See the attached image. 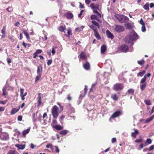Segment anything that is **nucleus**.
Instances as JSON below:
<instances>
[{"instance_id": "nucleus-55", "label": "nucleus", "mask_w": 154, "mask_h": 154, "mask_svg": "<svg viewBox=\"0 0 154 154\" xmlns=\"http://www.w3.org/2000/svg\"><path fill=\"white\" fill-rule=\"evenodd\" d=\"M142 141V140L141 139H137L135 140V142L136 143H140Z\"/></svg>"}, {"instance_id": "nucleus-8", "label": "nucleus", "mask_w": 154, "mask_h": 154, "mask_svg": "<svg viewBox=\"0 0 154 154\" xmlns=\"http://www.w3.org/2000/svg\"><path fill=\"white\" fill-rule=\"evenodd\" d=\"M42 95L41 94L39 93L38 95V106L41 105L42 103Z\"/></svg>"}, {"instance_id": "nucleus-51", "label": "nucleus", "mask_w": 154, "mask_h": 154, "mask_svg": "<svg viewBox=\"0 0 154 154\" xmlns=\"http://www.w3.org/2000/svg\"><path fill=\"white\" fill-rule=\"evenodd\" d=\"M154 148V145L151 146L149 148L148 150L149 151H151Z\"/></svg>"}, {"instance_id": "nucleus-39", "label": "nucleus", "mask_w": 154, "mask_h": 154, "mask_svg": "<svg viewBox=\"0 0 154 154\" xmlns=\"http://www.w3.org/2000/svg\"><path fill=\"white\" fill-rule=\"evenodd\" d=\"M46 147L48 148H50L51 149H53V146L51 144H48L46 146Z\"/></svg>"}, {"instance_id": "nucleus-47", "label": "nucleus", "mask_w": 154, "mask_h": 154, "mask_svg": "<svg viewBox=\"0 0 154 154\" xmlns=\"http://www.w3.org/2000/svg\"><path fill=\"white\" fill-rule=\"evenodd\" d=\"M94 13L97 14V18H100L101 17V14L99 13L97 11V12H94Z\"/></svg>"}, {"instance_id": "nucleus-49", "label": "nucleus", "mask_w": 154, "mask_h": 154, "mask_svg": "<svg viewBox=\"0 0 154 154\" xmlns=\"http://www.w3.org/2000/svg\"><path fill=\"white\" fill-rule=\"evenodd\" d=\"M54 147L55 148V151L57 152L58 153L59 152L60 150L58 148V147L57 146H54Z\"/></svg>"}, {"instance_id": "nucleus-27", "label": "nucleus", "mask_w": 154, "mask_h": 154, "mask_svg": "<svg viewBox=\"0 0 154 154\" xmlns=\"http://www.w3.org/2000/svg\"><path fill=\"white\" fill-rule=\"evenodd\" d=\"M89 27L91 28L94 31V32H95L97 31L96 26L94 25H90L89 26Z\"/></svg>"}, {"instance_id": "nucleus-35", "label": "nucleus", "mask_w": 154, "mask_h": 154, "mask_svg": "<svg viewBox=\"0 0 154 154\" xmlns=\"http://www.w3.org/2000/svg\"><path fill=\"white\" fill-rule=\"evenodd\" d=\"M111 97L114 100H117V95L116 94L112 95Z\"/></svg>"}, {"instance_id": "nucleus-33", "label": "nucleus", "mask_w": 154, "mask_h": 154, "mask_svg": "<svg viewBox=\"0 0 154 154\" xmlns=\"http://www.w3.org/2000/svg\"><path fill=\"white\" fill-rule=\"evenodd\" d=\"M68 132V131L66 130H64L60 131V134H62L63 135H66Z\"/></svg>"}, {"instance_id": "nucleus-23", "label": "nucleus", "mask_w": 154, "mask_h": 154, "mask_svg": "<svg viewBox=\"0 0 154 154\" xmlns=\"http://www.w3.org/2000/svg\"><path fill=\"white\" fill-rule=\"evenodd\" d=\"M94 35L96 38L98 39H100V35L97 32V31L94 32Z\"/></svg>"}, {"instance_id": "nucleus-46", "label": "nucleus", "mask_w": 154, "mask_h": 154, "mask_svg": "<svg viewBox=\"0 0 154 154\" xmlns=\"http://www.w3.org/2000/svg\"><path fill=\"white\" fill-rule=\"evenodd\" d=\"M146 142L148 144H150L152 143V140L150 139H147L146 140Z\"/></svg>"}, {"instance_id": "nucleus-42", "label": "nucleus", "mask_w": 154, "mask_h": 154, "mask_svg": "<svg viewBox=\"0 0 154 154\" xmlns=\"http://www.w3.org/2000/svg\"><path fill=\"white\" fill-rule=\"evenodd\" d=\"M146 29L145 25H142L141 27V30L143 32H144L146 31Z\"/></svg>"}, {"instance_id": "nucleus-44", "label": "nucleus", "mask_w": 154, "mask_h": 154, "mask_svg": "<svg viewBox=\"0 0 154 154\" xmlns=\"http://www.w3.org/2000/svg\"><path fill=\"white\" fill-rule=\"evenodd\" d=\"M145 103H146V104L147 105H150L151 104V103L150 102V101L149 100H145L144 101Z\"/></svg>"}, {"instance_id": "nucleus-18", "label": "nucleus", "mask_w": 154, "mask_h": 154, "mask_svg": "<svg viewBox=\"0 0 154 154\" xmlns=\"http://www.w3.org/2000/svg\"><path fill=\"white\" fill-rule=\"evenodd\" d=\"M138 133V131L136 129L135 130L134 132L131 133V135L132 137L134 138H136L137 135V134Z\"/></svg>"}, {"instance_id": "nucleus-41", "label": "nucleus", "mask_w": 154, "mask_h": 154, "mask_svg": "<svg viewBox=\"0 0 154 154\" xmlns=\"http://www.w3.org/2000/svg\"><path fill=\"white\" fill-rule=\"evenodd\" d=\"M84 27L83 26H82L81 27L79 28H77L75 29V30L77 31H80L82 30V29H83Z\"/></svg>"}, {"instance_id": "nucleus-1", "label": "nucleus", "mask_w": 154, "mask_h": 154, "mask_svg": "<svg viewBox=\"0 0 154 154\" xmlns=\"http://www.w3.org/2000/svg\"><path fill=\"white\" fill-rule=\"evenodd\" d=\"M139 38V36L137 33L133 30H132L128 37L126 38V41L127 42L133 45L132 42L134 40H137Z\"/></svg>"}, {"instance_id": "nucleus-31", "label": "nucleus", "mask_w": 154, "mask_h": 154, "mask_svg": "<svg viewBox=\"0 0 154 154\" xmlns=\"http://www.w3.org/2000/svg\"><path fill=\"white\" fill-rule=\"evenodd\" d=\"M146 79L147 78L146 77V75H145L144 76L143 78L142 79H141L140 81V83L142 84L146 83L145 82L146 80Z\"/></svg>"}, {"instance_id": "nucleus-14", "label": "nucleus", "mask_w": 154, "mask_h": 154, "mask_svg": "<svg viewBox=\"0 0 154 154\" xmlns=\"http://www.w3.org/2000/svg\"><path fill=\"white\" fill-rule=\"evenodd\" d=\"M15 146L19 149L22 150L25 148V145L16 144Z\"/></svg>"}, {"instance_id": "nucleus-58", "label": "nucleus", "mask_w": 154, "mask_h": 154, "mask_svg": "<svg viewBox=\"0 0 154 154\" xmlns=\"http://www.w3.org/2000/svg\"><path fill=\"white\" fill-rule=\"evenodd\" d=\"M47 36L45 35H44V36L42 37V39L43 40H44V41L46 40H47Z\"/></svg>"}, {"instance_id": "nucleus-38", "label": "nucleus", "mask_w": 154, "mask_h": 154, "mask_svg": "<svg viewBox=\"0 0 154 154\" xmlns=\"http://www.w3.org/2000/svg\"><path fill=\"white\" fill-rule=\"evenodd\" d=\"M144 60H139L138 61V64L140 65H142L144 64Z\"/></svg>"}, {"instance_id": "nucleus-17", "label": "nucleus", "mask_w": 154, "mask_h": 154, "mask_svg": "<svg viewBox=\"0 0 154 154\" xmlns=\"http://www.w3.org/2000/svg\"><path fill=\"white\" fill-rule=\"evenodd\" d=\"M154 118V115H152L149 118L146 119L145 121V123H147L149 122L152 121Z\"/></svg>"}, {"instance_id": "nucleus-19", "label": "nucleus", "mask_w": 154, "mask_h": 154, "mask_svg": "<svg viewBox=\"0 0 154 154\" xmlns=\"http://www.w3.org/2000/svg\"><path fill=\"white\" fill-rule=\"evenodd\" d=\"M79 56L80 58L82 59L86 60L87 58L86 56L83 52H82L80 54Z\"/></svg>"}, {"instance_id": "nucleus-53", "label": "nucleus", "mask_w": 154, "mask_h": 154, "mask_svg": "<svg viewBox=\"0 0 154 154\" xmlns=\"http://www.w3.org/2000/svg\"><path fill=\"white\" fill-rule=\"evenodd\" d=\"M13 9L11 7H9L7 8V10L9 12H11L12 11Z\"/></svg>"}, {"instance_id": "nucleus-28", "label": "nucleus", "mask_w": 154, "mask_h": 154, "mask_svg": "<svg viewBox=\"0 0 154 154\" xmlns=\"http://www.w3.org/2000/svg\"><path fill=\"white\" fill-rule=\"evenodd\" d=\"M23 32L24 34L26 36L27 39L28 40L29 39H30V37H29V34L27 33V32L25 30H23Z\"/></svg>"}, {"instance_id": "nucleus-7", "label": "nucleus", "mask_w": 154, "mask_h": 154, "mask_svg": "<svg viewBox=\"0 0 154 154\" xmlns=\"http://www.w3.org/2000/svg\"><path fill=\"white\" fill-rule=\"evenodd\" d=\"M128 48V46L126 45H123L121 46L119 49L120 50L122 51L123 52H126L127 51Z\"/></svg>"}, {"instance_id": "nucleus-12", "label": "nucleus", "mask_w": 154, "mask_h": 154, "mask_svg": "<svg viewBox=\"0 0 154 154\" xmlns=\"http://www.w3.org/2000/svg\"><path fill=\"white\" fill-rule=\"evenodd\" d=\"M65 16L68 19H70L73 17V14L70 13H67L65 14Z\"/></svg>"}, {"instance_id": "nucleus-5", "label": "nucleus", "mask_w": 154, "mask_h": 154, "mask_svg": "<svg viewBox=\"0 0 154 154\" xmlns=\"http://www.w3.org/2000/svg\"><path fill=\"white\" fill-rule=\"evenodd\" d=\"M90 7L94 13L97 12V10H100L99 5L98 4H94V3H92L91 4Z\"/></svg>"}, {"instance_id": "nucleus-52", "label": "nucleus", "mask_w": 154, "mask_h": 154, "mask_svg": "<svg viewBox=\"0 0 154 154\" xmlns=\"http://www.w3.org/2000/svg\"><path fill=\"white\" fill-rule=\"evenodd\" d=\"M67 33L69 35H71L72 34L71 30L70 29H68L67 30Z\"/></svg>"}, {"instance_id": "nucleus-62", "label": "nucleus", "mask_w": 154, "mask_h": 154, "mask_svg": "<svg viewBox=\"0 0 154 154\" xmlns=\"http://www.w3.org/2000/svg\"><path fill=\"white\" fill-rule=\"evenodd\" d=\"M83 12V10H82L81 11L80 14H78V17H80L81 16V15L82 14V12Z\"/></svg>"}, {"instance_id": "nucleus-21", "label": "nucleus", "mask_w": 154, "mask_h": 154, "mask_svg": "<svg viewBox=\"0 0 154 154\" xmlns=\"http://www.w3.org/2000/svg\"><path fill=\"white\" fill-rule=\"evenodd\" d=\"M42 72V67L41 66H39L38 67L37 70V74H41Z\"/></svg>"}, {"instance_id": "nucleus-26", "label": "nucleus", "mask_w": 154, "mask_h": 154, "mask_svg": "<svg viewBox=\"0 0 154 154\" xmlns=\"http://www.w3.org/2000/svg\"><path fill=\"white\" fill-rule=\"evenodd\" d=\"M7 88V86H5L3 88V95H5L7 94V92L6 90Z\"/></svg>"}, {"instance_id": "nucleus-2", "label": "nucleus", "mask_w": 154, "mask_h": 154, "mask_svg": "<svg viewBox=\"0 0 154 154\" xmlns=\"http://www.w3.org/2000/svg\"><path fill=\"white\" fill-rule=\"evenodd\" d=\"M58 108L56 105L54 106L51 110V112L53 116L55 119H57L58 116Z\"/></svg>"}, {"instance_id": "nucleus-25", "label": "nucleus", "mask_w": 154, "mask_h": 154, "mask_svg": "<svg viewBox=\"0 0 154 154\" xmlns=\"http://www.w3.org/2000/svg\"><path fill=\"white\" fill-rule=\"evenodd\" d=\"M38 111H37L36 113H34L32 114L33 120L34 122H36L37 119V114Z\"/></svg>"}, {"instance_id": "nucleus-6", "label": "nucleus", "mask_w": 154, "mask_h": 154, "mask_svg": "<svg viewBox=\"0 0 154 154\" xmlns=\"http://www.w3.org/2000/svg\"><path fill=\"white\" fill-rule=\"evenodd\" d=\"M0 138L2 140H7L9 139V135L7 133H2L0 135Z\"/></svg>"}, {"instance_id": "nucleus-11", "label": "nucleus", "mask_w": 154, "mask_h": 154, "mask_svg": "<svg viewBox=\"0 0 154 154\" xmlns=\"http://www.w3.org/2000/svg\"><path fill=\"white\" fill-rule=\"evenodd\" d=\"M20 107L17 108H13L11 111V113L12 115L14 114L17 112L19 110Z\"/></svg>"}, {"instance_id": "nucleus-40", "label": "nucleus", "mask_w": 154, "mask_h": 154, "mask_svg": "<svg viewBox=\"0 0 154 154\" xmlns=\"http://www.w3.org/2000/svg\"><path fill=\"white\" fill-rule=\"evenodd\" d=\"M37 75L36 77L35 81H38L40 78L41 77V74H37Z\"/></svg>"}, {"instance_id": "nucleus-56", "label": "nucleus", "mask_w": 154, "mask_h": 154, "mask_svg": "<svg viewBox=\"0 0 154 154\" xmlns=\"http://www.w3.org/2000/svg\"><path fill=\"white\" fill-rule=\"evenodd\" d=\"M22 116H19L18 117V120L19 121H21L22 120Z\"/></svg>"}, {"instance_id": "nucleus-61", "label": "nucleus", "mask_w": 154, "mask_h": 154, "mask_svg": "<svg viewBox=\"0 0 154 154\" xmlns=\"http://www.w3.org/2000/svg\"><path fill=\"white\" fill-rule=\"evenodd\" d=\"M6 102L7 101H0V103L3 104H5Z\"/></svg>"}, {"instance_id": "nucleus-63", "label": "nucleus", "mask_w": 154, "mask_h": 154, "mask_svg": "<svg viewBox=\"0 0 154 154\" xmlns=\"http://www.w3.org/2000/svg\"><path fill=\"white\" fill-rule=\"evenodd\" d=\"M55 53V51L54 48H52V50L51 53L53 54H54Z\"/></svg>"}, {"instance_id": "nucleus-34", "label": "nucleus", "mask_w": 154, "mask_h": 154, "mask_svg": "<svg viewBox=\"0 0 154 154\" xmlns=\"http://www.w3.org/2000/svg\"><path fill=\"white\" fill-rule=\"evenodd\" d=\"M145 73V70L143 71L142 72H140L138 73L137 74V76H142Z\"/></svg>"}, {"instance_id": "nucleus-60", "label": "nucleus", "mask_w": 154, "mask_h": 154, "mask_svg": "<svg viewBox=\"0 0 154 154\" xmlns=\"http://www.w3.org/2000/svg\"><path fill=\"white\" fill-rule=\"evenodd\" d=\"M116 138H113L112 139V143H114L116 141Z\"/></svg>"}, {"instance_id": "nucleus-43", "label": "nucleus", "mask_w": 154, "mask_h": 154, "mask_svg": "<svg viewBox=\"0 0 154 154\" xmlns=\"http://www.w3.org/2000/svg\"><path fill=\"white\" fill-rule=\"evenodd\" d=\"M15 151L11 150L8 152L7 154H15Z\"/></svg>"}, {"instance_id": "nucleus-57", "label": "nucleus", "mask_w": 154, "mask_h": 154, "mask_svg": "<svg viewBox=\"0 0 154 154\" xmlns=\"http://www.w3.org/2000/svg\"><path fill=\"white\" fill-rule=\"evenodd\" d=\"M52 62V61L51 60H48L47 62V64L48 65H50V64H51Z\"/></svg>"}, {"instance_id": "nucleus-50", "label": "nucleus", "mask_w": 154, "mask_h": 154, "mask_svg": "<svg viewBox=\"0 0 154 154\" xmlns=\"http://www.w3.org/2000/svg\"><path fill=\"white\" fill-rule=\"evenodd\" d=\"M5 27H4L3 29L2 30V33L3 35L5 34Z\"/></svg>"}, {"instance_id": "nucleus-54", "label": "nucleus", "mask_w": 154, "mask_h": 154, "mask_svg": "<svg viewBox=\"0 0 154 154\" xmlns=\"http://www.w3.org/2000/svg\"><path fill=\"white\" fill-rule=\"evenodd\" d=\"M20 95H23L24 93V90L23 89H22L21 88H20Z\"/></svg>"}, {"instance_id": "nucleus-24", "label": "nucleus", "mask_w": 154, "mask_h": 154, "mask_svg": "<svg viewBox=\"0 0 154 154\" xmlns=\"http://www.w3.org/2000/svg\"><path fill=\"white\" fill-rule=\"evenodd\" d=\"M59 30L60 31L65 32V30H66L65 26V25L60 26L59 28Z\"/></svg>"}, {"instance_id": "nucleus-59", "label": "nucleus", "mask_w": 154, "mask_h": 154, "mask_svg": "<svg viewBox=\"0 0 154 154\" xmlns=\"http://www.w3.org/2000/svg\"><path fill=\"white\" fill-rule=\"evenodd\" d=\"M91 2V0H85V2L87 4H89Z\"/></svg>"}, {"instance_id": "nucleus-45", "label": "nucleus", "mask_w": 154, "mask_h": 154, "mask_svg": "<svg viewBox=\"0 0 154 154\" xmlns=\"http://www.w3.org/2000/svg\"><path fill=\"white\" fill-rule=\"evenodd\" d=\"M42 52V50L40 49L37 50L35 53V54H39Z\"/></svg>"}, {"instance_id": "nucleus-29", "label": "nucleus", "mask_w": 154, "mask_h": 154, "mask_svg": "<svg viewBox=\"0 0 154 154\" xmlns=\"http://www.w3.org/2000/svg\"><path fill=\"white\" fill-rule=\"evenodd\" d=\"M146 85V83L142 84L140 86V89L142 91H143L145 88Z\"/></svg>"}, {"instance_id": "nucleus-15", "label": "nucleus", "mask_w": 154, "mask_h": 154, "mask_svg": "<svg viewBox=\"0 0 154 154\" xmlns=\"http://www.w3.org/2000/svg\"><path fill=\"white\" fill-rule=\"evenodd\" d=\"M53 128H55L56 130H60L63 129V127L59 125H57L53 126Z\"/></svg>"}, {"instance_id": "nucleus-13", "label": "nucleus", "mask_w": 154, "mask_h": 154, "mask_svg": "<svg viewBox=\"0 0 154 154\" xmlns=\"http://www.w3.org/2000/svg\"><path fill=\"white\" fill-rule=\"evenodd\" d=\"M106 50V45H103L101 48V53H103Z\"/></svg>"}, {"instance_id": "nucleus-30", "label": "nucleus", "mask_w": 154, "mask_h": 154, "mask_svg": "<svg viewBox=\"0 0 154 154\" xmlns=\"http://www.w3.org/2000/svg\"><path fill=\"white\" fill-rule=\"evenodd\" d=\"M91 22L94 24L93 25L98 27V28H99V24L95 20H92Z\"/></svg>"}, {"instance_id": "nucleus-4", "label": "nucleus", "mask_w": 154, "mask_h": 154, "mask_svg": "<svg viewBox=\"0 0 154 154\" xmlns=\"http://www.w3.org/2000/svg\"><path fill=\"white\" fill-rule=\"evenodd\" d=\"M123 87L122 84L120 83H116L114 85L113 89L115 90L119 91L122 89Z\"/></svg>"}, {"instance_id": "nucleus-22", "label": "nucleus", "mask_w": 154, "mask_h": 154, "mask_svg": "<svg viewBox=\"0 0 154 154\" xmlns=\"http://www.w3.org/2000/svg\"><path fill=\"white\" fill-rule=\"evenodd\" d=\"M125 26L126 29L130 30L132 28V26L131 24L129 23H126L125 25Z\"/></svg>"}, {"instance_id": "nucleus-16", "label": "nucleus", "mask_w": 154, "mask_h": 154, "mask_svg": "<svg viewBox=\"0 0 154 154\" xmlns=\"http://www.w3.org/2000/svg\"><path fill=\"white\" fill-rule=\"evenodd\" d=\"M83 67L86 70L89 69L90 67V65L89 63L88 62H87L83 65Z\"/></svg>"}, {"instance_id": "nucleus-9", "label": "nucleus", "mask_w": 154, "mask_h": 154, "mask_svg": "<svg viewBox=\"0 0 154 154\" xmlns=\"http://www.w3.org/2000/svg\"><path fill=\"white\" fill-rule=\"evenodd\" d=\"M121 112L120 111H116L111 116V118H115L118 116L120 115Z\"/></svg>"}, {"instance_id": "nucleus-37", "label": "nucleus", "mask_w": 154, "mask_h": 154, "mask_svg": "<svg viewBox=\"0 0 154 154\" xmlns=\"http://www.w3.org/2000/svg\"><path fill=\"white\" fill-rule=\"evenodd\" d=\"M91 18L92 20H97V16L95 15H92L91 17Z\"/></svg>"}, {"instance_id": "nucleus-32", "label": "nucleus", "mask_w": 154, "mask_h": 154, "mask_svg": "<svg viewBox=\"0 0 154 154\" xmlns=\"http://www.w3.org/2000/svg\"><path fill=\"white\" fill-rule=\"evenodd\" d=\"M143 8L146 10H148L149 9V4L148 3H147L143 6Z\"/></svg>"}, {"instance_id": "nucleus-10", "label": "nucleus", "mask_w": 154, "mask_h": 154, "mask_svg": "<svg viewBox=\"0 0 154 154\" xmlns=\"http://www.w3.org/2000/svg\"><path fill=\"white\" fill-rule=\"evenodd\" d=\"M106 34L107 37L111 39H112L114 38L113 35L108 30L106 31Z\"/></svg>"}, {"instance_id": "nucleus-3", "label": "nucleus", "mask_w": 154, "mask_h": 154, "mask_svg": "<svg viewBox=\"0 0 154 154\" xmlns=\"http://www.w3.org/2000/svg\"><path fill=\"white\" fill-rule=\"evenodd\" d=\"M113 29L117 32H120L123 31L125 30V28L123 26L116 25Z\"/></svg>"}, {"instance_id": "nucleus-64", "label": "nucleus", "mask_w": 154, "mask_h": 154, "mask_svg": "<svg viewBox=\"0 0 154 154\" xmlns=\"http://www.w3.org/2000/svg\"><path fill=\"white\" fill-rule=\"evenodd\" d=\"M67 98L68 100H70L71 99H72L71 97L69 94L67 95Z\"/></svg>"}, {"instance_id": "nucleus-48", "label": "nucleus", "mask_w": 154, "mask_h": 154, "mask_svg": "<svg viewBox=\"0 0 154 154\" xmlns=\"http://www.w3.org/2000/svg\"><path fill=\"white\" fill-rule=\"evenodd\" d=\"M139 23L142 25H145L143 21L142 18H141L140 20Z\"/></svg>"}, {"instance_id": "nucleus-36", "label": "nucleus", "mask_w": 154, "mask_h": 154, "mask_svg": "<svg viewBox=\"0 0 154 154\" xmlns=\"http://www.w3.org/2000/svg\"><path fill=\"white\" fill-rule=\"evenodd\" d=\"M134 92V89H130L128 90V93L129 94H133Z\"/></svg>"}, {"instance_id": "nucleus-20", "label": "nucleus", "mask_w": 154, "mask_h": 154, "mask_svg": "<svg viewBox=\"0 0 154 154\" xmlns=\"http://www.w3.org/2000/svg\"><path fill=\"white\" fill-rule=\"evenodd\" d=\"M30 131V128H29L27 129L24 130L23 131V135L25 137L26 135L29 133Z\"/></svg>"}]
</instances>
